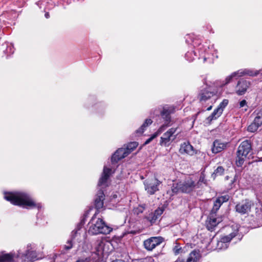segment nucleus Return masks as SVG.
Wrapping results in <instances>:
<instances>
[{
	"label": "nucleus",
	"mask_w": 262,
	"mask_h": 262,
	"mask_svg": "<svg viewBox=\"0 0 262 262\" xmlns=\"http://www.w3.org/2000/svg\"><path fill=\"white\" fill-rule=\"evenodd\" d=\"M212 108V106H210L209 107L207 108V111H210Z\"/></svg>",
	"instance_id": "a18cd8bd"
},
{
	"label": "nucleus",
	"mask_w": 262,
	"mask_h": 262,
	"mask_svg": "<svg viewBox=\"0 0 262 262\" xmlns=\"http://www.w3.org/2000/svg\"><path fill=\"white\" fill-rule=\"evenodd\" d=\"M178 127H171L165 132L160 138L159 144L162 146L168 147L177 138Z\"/></svg>",
	"instance_id": "0eeeda50"
},
{
	"label": "nucleus",
	"mask_w": 262,
	"mask_h": 262,
	"mask_svg": "<svg viewBox=\"0 0 262 262\" xmlns=\"http://www.w3.org/2000/svg\"><path fill=\"white\" fill-rule=\"evenodd\" d=\"M201 49L200 48H199L198 49H196L197 50H200ZM199 52H200V51H199Z\"/></svg>",
	"instance_id": "de8ad7c7"
},
{
	"label": "nucleus",
	"mask_w": 262,
	"mask_h": 262,
	"mask_svg": "<svg viewBox=\"0 0 262 262\" xmlns=\"http://www.w3.org/2000/svg\"><path fill=\"white\" fill-rule=\"evenodd\" d=\"M196 188V182L189 177L183 181L173 183L171 187V191L174 194L179 192L188 193Z\"/></svg>",
	"instance_id": "39448f33"
},
{
	"label": "nucleus",
	"mask_w": 262,
	"mask_h": 262,
	"mask_svg": "<svg viewBox=\"0 0 262 262\" xmlns=\"http://www.w3.org/2000/svg\"><path fill=\"white\" fill-rule=\"evenodd\" d=\"M258 220H262V211L261 210L259 211V212L256 215ZM262 224V222L260 223Z\"/></svg>",
	"instance_id": "ea45409f"
},
{
	"label": "nucleus",
	"mask_w": 262,
	"mask_h": 262,
	"mask_svg": "<svg viewBox=\"0 0 262 262\" xmlns=\"http://www.w3.org/2000/svg\"><path fill=\"white\" fill-rule=\"evenodd\" d=\"M208 50L207 51L208 54H211L212 56L214 58H218L217 51L214 49L213 45H211L210 47H208ZM205 51L207 52L206 49H205Z\"/></svg>",
	"instance_id": "c756f323"
},
{
	"label": "nucleus",
	"mask_w": 262,
	"mask_h": 262,
	"mask_svg": "<svg viewBox=\"0 0 262 262\" xmlns=\"http://www.w3.org/2000/svg\"><path fill=\"white\" fill-rule=\"evenodd\" d=\"M175 112V107L173 106H165L162 111L161 112L162 118L164 120V123L159 128H162V132H164L166 128L171 125V116L170 114Z\"/></svg>",
	"instance_id": "6e6552de"
},
{
	"label": "nucleus",
	"mask_w": 262,
	"mask_h": 262,
	"mask_svg": "<svg viewBox=\"0 0 262 262\" xmlns=\"http://www.w3.org/2000/svg\"><path fill=\"white\" fill-rule=\"evenodd\" d=\"M36 257L35 246L28 244L24 250H19L15 253L16 262H32Z\"/></svg>",
	"instance_id": "20e7f679"
},
{
	"label": "nucleus",
	"mask_w": 262,
	"mask_h": 262,
	"mask_svg": "<svg viewBox=\"0 0 262 262\" xmlns=\"http://www.w3.org/2000/svg\"><path fill=\"white\" fill-rule=\"evenodd\" d=\"M152 122V121L150 119H146L143 124L141 125L140 128L136 130V133L138 135H141L144 131L145 130L146 128L149 125H150Z\"/></svg>",
	"instance_id": "393cba45"
},
{
	"label": "nucleus",
	"mask_w": 262,
	"mask_h": 262,
	"mask_svg": "<svg viewBox=\"0 0 262 262\" xmlns=\"http://www.w3.org/2000/svg\"><path fill=\"white\" fill-rule=\"evenodd\" d=\"M207 58V57H206V56H204V57H203V62H204L206 60Z\"/></svg>",
	"instance_id": "c03bdc74"
},
{
	"label": "nucleus",
	"mask_w": 262,
	"mask_h": 262,
	"mask_svg": "<svg viewBox=\"0 0 262 262\" xmlns=\"http://www.w3.org/2000/svg\"><path fill=\"white\" fill-rule=\"evenodd\" d=\"M50 16V15H49V13H46L45 14V17L47 18H48Z\"/></svg>",
	"instance_id": "79ce46f5"
},
{
	"label": "nucleus",
	"mask_w": 262,
	"mask_h": 262,
	"mask_svg": "<svg viewBox=\"0 0 262 262\" xmlns=\"http://www.w3.org/2000/svg\"><path fill=\"white\" fill-rule=\"evenodd\" d=\"M179 151L182 154H187L190 156L193 155L195 153L193 147L188 142L181 144Z\"/></svg>",
	"instance_id": "aec40b11"
},
{
	"label": "nucleus",
	"mask_w": 262,
	"mask_h": 262,
	"mask_svg": "<svg viewBox=\"0 0 262 262\" xmlns=\"http://www.w3.org/2000/svg\"><path fill=\"white\" fill-rule=\"evenodd\" d=\"M162 128H159V129L157 130V131L151 137H150L149 139H148L144 143V144H147L149 143H150L154 139H155L156 137H157L158 135L161 134L162 133Z\"/></svg>",
	"instance_id": "c85d7f7f"
},
{
	"label": "nucleus",
	"mask_w": 262,
	"mask_h": 262,
	"mask_svg": "<svg viewBox=\"0 0 262 262\" xmlns=\"http://www.w3.org/2000/svg\"><path fill=\"white\" fill-rule=\"evenodd\" d=\"M138 145V143L136 142H133L129 143L126 146L125 149L127 151L128 154H129L132 151H133Z\"/></svg>",
	"instance_id": "7c9ffc66"
},
{
	"label": "nucleus",
	"mask_w": 262,
	"mask_h": 262,
	"mask_svg": "<svg viewBox=\"0 0 262 262\" xmlns=\"http://www.w3.org/2000/svg\"><path fill=\"white\" fill-rule=\"evenodd\" d=\"M250 83L249 81L241 79L239 80L235 89L233 90H228L226 91L227 94H233L236 93L238 95H243L247 91L249 87Z\"/></svg>",
	"instance_id": "1a4fd4ad"
},
{
	"label": "nucleus",
	"mask_w": 262,
	"mask_h": 262,
	"mask_svg": "<svg viewBox=\"0 0 262 262\" xmlns=\"http://www.w3.org/2000/svg\"><path fill=\"white\" fill-rule=\"evenodd\" d=\"M246 106V108H245V111H247V101L245 100H243L242 101H241L240 102H239V107L241 108L242 107H244Z\"/></svg>",
	"instance_id": "4c0bfd02"
},
{
	"label": "nucleus",
	"mask_w": 262,
	"mask_h": 262,
	"mask_svg": "<svg viewBox=\"0 0 262 262\" xmlns=\"http://www.w3.org/2000/svg\"><path fill=\"white\" fill-rule=\"evenodd\" d=\"M163 241V238L161 236L151 237L144 242V246L146 250L151 251Z\"/></svg>",
	"instance_id": "9b49d317"
},
{
	"label": "nucleus",
	"mask_w": 262,
	"mask_h": 262,
	"mask_svg": "<svg viewBox=\"0 0 262 262\" xmlns=\"http://www.w3.org/2000/svg\"><path fill=\"white\" fill-rule=\"evenodd\" d=\"M0 262H16L15 253H7L5 252L0 253Z\"/></svg>",
	"instance_id": "412c9836"
},
{
	"label": "nucleus",
	"mask_w": 262,
	"mask_h": 262,
	"mask_svg": "<svg viewBox=\"0 0 262 262\" xmlns=\"http://www.w3.org/2000/svg\"><path fill=\"white\" fill-rule=\"evenodd\" d=\"M113 262H125V261L121 260V259H118V260H114Z\"/></svg>",
	"instance_id": "a19ab883"
},
{
	"label": "nucleus",
	"mask_w": 262,
	"mask_h": 262,
	"mask_svg": "<svg viewBox=\"0 0 262 262\" xmlns=\"http://www.w3.org/2000/svg\"><path fill=\"white\" fill-rule=\"evenodd\" d=\"M229 101L228 99H224L221 103L219 105L217 108H220L221 109L222 112H223L224 109L228 104Z\"/></svg>",
	"instance_id": "f704fd0d"
},
{
	"label": "nucleus",
	"mask_w": 262,
	"mask_h": 262,
	"mask_svg": "<svg viewBox=\"0 0 262 262\" xmlns=\"http://www.w3.org/2000/svg\"><path fill=\"white\" fill-rule=\"evenodd\" d=\"M85 235L86 232L84 229L78 228L72 232L71 239L75 244L79 243L85 239Z\"/></svg>",
	"instance_id": "f8f14e48"
},
{
	"label": "nucleus",
	"mask_w": 262,
	"mask_h": 262,
	"mask_svg": "<svg viewBox=\"0 0 262 262\" xmlns=\"http://www.w3.org/2000/svg\"><path fill=\"white\" fill-rule=\"evenodd\" d=\"M253 121L259 126L262 124V108L257 113Z\"/></svg>",
	"instance_id": "cd10ccee"
},
{
	"label": "nucleus",
	"mask_w": 262,
	"mask_h": 262,
	"mask_svg": "<svg viewBox=\"0 0 262 262\" xmlns=\"http://www.w3.org/2000/svg\"><path fill=\"white\" fill-rule=\"evenodd\" d=\"M76 262H85L83 260H78Z\"/></svg>",
	"instance_id": "49530a36"
},
{
	"label": "nucleus",
	"mask_w": 262,
	"mask_h": 262,
	"mask_svg": "<svg viewBox=\"0 0 262 262\" xmlns=\"http://www.w3.org/2000/svg\"><path fill=\"white\" fill-rule=\"evenodd\" d=\"M252 205V203L250 201H243L236 205L235 210L238 213L244 214L250 211Z\"/></svg>",
	"instance_id": "4468645a"
},
{
	"label": "nucleus",
	"mask_w": 262,
	"mask_h": 262,
	"mask_svg": "<svg viewBox=\"0 0 262 262\" xmlns=\"http://www.w3.org/2000/svg\"><path fill=\"white\" fill-rule=\"evenodd\" d=\"M224 171V168L221 166H219L215 170L214 174L216 175H221L223 173Z\"/></svg>",
	"instance_id": "e433bc0d"
},
{
	"label": "nucleus",
	"mask_w": 262,
	"mask_h": 262,
	"mask_svg": "<svg viewBox=\"0 0 262 262\" xmlns=\"http://www.w3.org/2000/svg\"><path fill=\"white\" fill-rule=\"evenodd\" d=\"M163 211L164 209L163 208H159L156 209L154 212L150 213L148 216L146 217V219L151 224H153L162 215L163 213Z\"/></svg>",
	"instance_id": "4be33fe9"
},
{
	"label": "nucleus",
	"mask_w": 262,
	"mask_h": 262,
	"mask_svg": "<svg viewBox=\"0 0 262 262\" xmlns=\"http://www.w3.org/2000/svg\"><path fill=\"white\" fill-rule=\"evenodd\" d=\"M251 149V145L248 140L242 142L238 147L237 153L239 156L246 157Z\"/></svg>",
	"instance_id": "dca6fc26"
},
{
	"label": "nucleus",
	"mask_w": 262,
	"mask_h": 262,
	"mask_svg": "<svg viewBox=\"0 0 262 262\" xmlns=\"http://www.w3.org/2000/svg\"><path fill=\"white\" fill-rule=\"evenodd\" d=\"M204 180H205V177L202 174L201 175L199 181L198 182H196V183L197 184V188H199V185L200 184V183H203V182L204 183Z\"/></svg>",
	"instance_id": "58836bf2"
},
{
	"label": "nucleus",
	"mask_w": 262,
	"mask_h": 262,
	"mask_svg": "<svg viewBox=\"0 0 262 262\" xmlns=\"http://www.w3.org/2000/svg\"><path fill=\"white\" fill-rule=\"evenodd\" d=\"M144 184L147 192L150 194H153L159 190L158 186L160 182L156 178H152L145 180Z\"/></svg>",
	"instance_id": "9d476101"
},
{
	"label": "nucleus",
	"mask_w": 262,
	"mask_h": 262,
	"mask_svg": "<svg viewBox=\"0 0 262 262\" xmlns=\"http://www.w3.org/2000/svg\"><path fill=\"white\" fill-rule=\"evenodd\" d=\"M112 228L107 226L100 218L93 216L89 223V233L92 235L98 234H107L111 233Z\"/></svg>",
	"instance_id": "7ed1b4c3"
},
{
	"label": "nucleus",
	"mask_w": 262,
	"mask_h": 262,
	"mask_svg": "<svg viewBox=\"0 0 262 262\" xmlns=\"http://www.w3.org/2000/svg\"><path fill=\"white\" fill-rule=\"evenodd\" d=\"M74 244H75V243H74L73 242L71 239L69 240L67 242L66 245H65L64 248L66 250H69L73 247V246Z\"/></svg>",
	"instance_id": "c9c22d12"
},
{
	"label": "nucleus",
	"mask_w": 262,
	"mask_h": 262,
	"mask_svg": "<svg viewBox=\"0 0 262 262\" xmlns=\"http://www.w3.org/2000/svg\"><path fill=\"white\" fill-rule=\"evenodd\" d=\"M188 248V246H186L183 248H182L180 244L176 243L173 249V251L175 255H178L183 253H184L187 251Z\"/></svg>",
	"instance_id": "b1692460"
},
{
	"label": "nucleus",
	"mask_w": 262,
	"mask_h": 262,
	"mask_svg": "<svg viewBox=\"0 0 262 262\" xmlns=\"http://www.w3.org/2000/svg\"><path fill=\"white\" fill-rule=\"evenodd\" d=\"M216 92L212 91L210 88H206L201 91L199 94V99L201 102H206L216 95Z\"/></svg>",
	"instance_id": "2eb2a0df"
},
{
	"label": "nucleus",
	"mask_w": 262,
	"mask_h": 262,
	"mask_svg": "<svg viewBox=\"0 0 262 262\" xmlns=\"http://www.w3.org/2000/svg\"><path fill=\"white\" fill-rule=\"evenodd\" d=\"M228 144V142H223L220 140H215L213 143L212 151L214 154L219 153L226 149Z\"/></svg>",
	"instance_id": "f3484780"
},
{
	"label": "nucleus",
	"mask_w": 262,
	"mask_h": 262,
	"mask_svg": "<svg viewBox=\"0 0 262 262\" xmlns=\"http://www.w3.org/2000/svg\"><path fill=\"white\" fill-rule=\"evenodd\" d=\"M152 122V121L150 119H146L143 124L141 125L140 128L136 130V133L138 135H141L144 131L145 130L146 128L149 125H150Z\"/></svg>",
	"instance_id": "a878e982"
},
{
	"label": "nucleus",
	"mask_w": 262,
	"mask_h": 262,
	"mask_svg": "<svg viewBox=\"0 0 262 262\" xmlns=\"http://www.w3.org/2000/svg\"><path fill=\"white\" fill-rule=\"evenodd\" d=\"M260 126L258 125L256 123L253 121L249 126L248 127V130L250 132H255L257 130Z\"/></svg>",
	"instance_id": "72a5a7b5"
},
{
	"label": "nucleus",
	"mask_w": 262,
	"mask_h": 262,
	"mask_svg": "<svg viewBox=\"0 0 262 262\" xmlns=\"http://www.w3.org/2000/svg\"><path fill=\"white\" fill-rule=\"evenodd\" d=\"M112 169L104 166L103 173L99 179L98 185L100 187L98 191L95 200V205L97 210L100 209L103 207V201L104 200V194L102 188L107 186V180L112 173Z\"/></svg>",
	"instance_id": "f03ea898"
},
{
	"label": "nucleus",
	"mask_w": 262,
	"mask_h": 262,
	"mask_svg": "<svg viewBox=\"0 0 262 262\" xmlns=\"http://www.w3.org/2000/svg\"><path fill=\"white\" fill-rule=\"evenodd\" d=\"M4 198L11 204L31 209H40L42 206L40 203L35 201L31 195L23 191L5 192Z\"/></svg>",
	"instance_id": "f257e3e1"
},
{
	"label": "nucleus",
	"mask_w": 262,
	"mask_h": 262,
	"mask_svg": "<svg viewBox=\"0 0 262 262\" xmlns=\"http://www.w3.org/2000/svg\"><path fill=\"white\" fill-rule=\"evenodd\" d=\"M222 113L223 112L221 109L217 107L214 110L211 115L207 118V119L210 121L212 120L216 119L221 115Z\"/></svg>",
	"instance_id": "bb28decb"
},
{
	"label": "nucleus",
	"mask_w": 262,
	"mask_h": 262,
	"mask_svg": "<svg viewBox=\"0 0 262 262\" xmlns=\"http://www.w3.org/2000/svg\"><path fill=\"white\" fill-rule=\"evenodd\" d=\"M222 221V217H216L215 213H211L206 222V227L209 230L212 231Z\"/></svg>",
	"instance_id": "ddd939ff"
},
{
	"label": "nucleus",
	"mask_w": 262,
	"mask_h": 262,
	"mask_svg": "<svg viewBox=\"0 0 262 262\" xmlns=\"http://www.w3.org/2000/svg\"><path fill=\"white\" fill-rule=\"evenodd\" d=\"M128 155L126 149L120 148L118 149L112 157V163H116L119 160L123 159Z\"/></svg>",
	"instance_id": "6ab92c4d"
},
{
	"label": "nucleus",
	"mask_w": 262,
	"mask_h": 262,
	"mask_svg": "<svg viewBox=\"0 0 262 262\" xmlns=\"http://www.w3.org/2000/svg\"><path fill=\"white\" fill-rule=\"evenodd\" d=\"M196 56L195 51H191L187 52L185 54L186 59L189 61L194 60V57Z\"/></svg>",
	"instance_id": "2f4dec72"
},
{
	"label": "nucleus",
	"mask_w": 262,
	"mask_h": 262,
	"mask_svg": "<svg viewBox=\"0 0 262 262\" xmlns=\"http://www.w3.org/2000/svg\"><path fill=\"white\" fill-rule=\"evenodd\" d=\"M238 74V72H233L231 75L226 77V78L224 80L216 81V82H215L216 86L222 88V87L226 85L227 84H228L231 81V80L233 77L236 76Z\"/></svg>",
	"instance_id": "5701e85b"
},
{
	"label": "nucleus",
	"mask_w": 262,
	"mask_h": 262,
	"mask_svg": "<svg viewBox=\"0 0 262 262\" xmlns=\"http://www.w3.org/2000/svg\"><path fill=\"white\" fill-rule=\"evenodd\" d=\"M228 228L229 229H231L233 231L228 235L223 236L220 238V240L217 242L216 245L217 249L220 250L226 249L231 240L238 235L239 226L237 224H233Z\"/></svg>",
	"instance_id": "423d86ee"
},
{
	"label": "nucleus",
	"mask_w": 262,
	"mask_h": 262,
	"mask_svg": "<svg viewBox=\"0 0 262 262\" xmlns=\"http://www.w3.org/2000/svg\"><path fill=\"white\" fill-rule=\"evenodd\" d=\"M229 196L228 195H225L218 197L214 202V205L211 213L215 214L216 212L219 209L222 204L224 202H227L229 200Z\"/></svg>",
	"instance_id": "a211bd4d"
},
{
	"label": "nucleus",
	"mask_w": 262,
	"mask_h": 262,
	"mask_svg": "<svg viewBox=\"0 0 262 262\" xmlns=\"http://www.w3.org/2000/svg\"><path fill=\"white\" fill-rule=\"evenodd\" d=\"M197 44H198V43H197V41H193V46H195V45H196Z\"/></svg>",
	"instance_id": "37998d69"
},
{
	"label": "nucleus",
	"mask_w": 262,
	"mask_h": 262,
	"mask_svg": "<svg viewBox=\"0 0 262 262\" xmlns=\"http://www.w3.org/2000/svg\"><path fill=\"white\" fill-rule=\"evenodd\" d=\"M246 157L244 156H239L238 154L237 153V157L236 159V164L237 166L240 167L243 164L244 162V159Z\"/></svg>",
	"instance_id": "473e14b6"
}]
</instances>
